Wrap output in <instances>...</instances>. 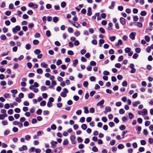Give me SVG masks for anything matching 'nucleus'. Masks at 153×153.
<instances>
[{
  "label": "nucleus",
  "instance_id": "obj_1",
  "mask_svg": "<svg viewBox=\"0 0 153 153\" xmlns=\"http://www.w3.org/2000/svg\"><path fill=\"white\" fill-rule=\"evenodd\" d=\"M20 30V27L19 26H16L14 28L12 29V32L14 33H16L17 31H19Z\"/></svg>",
  "mask_w": 153,
  "mask_h": 153
},
{
  "label": "nucleus",
  "instance_id": "obj_2",
  "mask_svg": "<svg viewBox=\"0 0 153 153\" xmlns=\"http://www.w3.org/2000/svg\"><path fill=\"white\" fill-rule=\"evenodd\" d=\"M136 35V33L135 32H131L129 35V37L132 40H134L135 39V37Z\"/></svg>",
  "mask_w": 153,
  "mask_h": 153
},
{
  "label": "nucleus",
  "instance_id": "obj_3",
  "mask_svg": "<svg viewBox=\"0 0 153 153\" xmlns=\"http://www.w3.org/2000/svg\"><path fill=\"white\" fill-rule=\"evenodd\" d=\"M27 148L26 145H23L21 147L19 148V150L20 151H23L27 150Z\"/></svg>",
  "mask_w": 153,
  "mask_h": 153
},
{
  "label": "nucleus",
  "instance_id": "obj_4",
  "mask_svg": "<svg viewBox=\"0 0 153 153\" xmlns=\"http://www.w3.org/2000/svg\"><path fill=\"white\" fill-rule=\"evenodd\" d=\"M120 23L123 25H124L126 24V22L125 19L123 17H121L120 19Z\"/></svg>",
  "mask_w": 153,
  "mask_h": 153
},
{
  "label": "nucleus",
  "instance_id": "obj_5",
  "mask_svg": "<svg viewBox=\"0 0 153 153\" xmlns=\"http://www.w3.org/2000/svg\"><path fill=\"white\" fill-rule=\"evenodd\" d=\"M92 12L91 11V8L90 7H88V11L87 14L89 16H90L92 14Z\"/></svg>",
  "mask_w": 153,
  "mask_h": 153
},
{
  "label": "nucleus",
  "instance_id": "obj_6",
  "mask_svg": "<svg viewBox=\"0 0 153 153\" xmlns=\"http://www.w3.org/2000/svg\"><path fill=\"white\" fill-rule=\"evenodd\" d=\"M104 103V100H101L100 102H98L97 104V106H101Z\"/></svg>",
  "mask_w": 153,
  "mask_h": 153
},
{
  "label": "nucleus",
  "instance_id": "obj_7",
  "mask_svg": "<svg viewBox=\"0 0 153 153\" xmlns=\"http://www.w3.org/2000/svg\"><path fill=\"white\" fill-rule=\"evenodd\" d=\"M41 65L42 67L45 68H47L48 67V65L44 62H42L41 64Z\"/></svg>",
  "mask_w": 153,
  "mask_h": 153
},
{
  "label": "nucleus",
  "instance_id": "obj_8",
  "mask_svg": "<svg viewBox=\"0 0 153 153\" xmlns=\"http://www.w3.org/2000/svg\"><path fill=\"white\" fill-rule=\"evenodd\" d=\"M141 112H142V115H146L148 113L146 109H143L142 111H141Z\"/></svg>",
  "mask_w": 153,
  "mask_h": 153
},
{
  "label": "nucleus",
  "instance_id": "obj_9",
  "mask_svg": "<svg viewBox=\"0 0 153 153\" xmlns=\"http://www.w3.org/2000/svg\"><path fill=\"white\" fill-rule=\"evenodd\" d=\"M140 103V102L139 101H137L134 102H133L132 103V105L134 107L136 106L137 105Z\"/></svg>",
  "mask_w": 153,
  "mask_h": 153
},
{
  "label": "nucleus",
  "instance_id": "obj_10",
  "mask_svg": "<svg viewBox=\"0 0 153 153\" xmlns=\"http://www.w3.org/2000/svg\"><path fill=\"white\" fill-rule=\"evenodd\" d=\"M83 108L84 110V113H85L86 114H87L88 113L89 111L88 109V107L85 106L83 107Z\"/></svg>",
  "mask_w": 153,
  "mask_h": 153
},
{
  "label": "nucleus",
  "instance_id": "obj_11",
  "mask_svg": "<svg viewBox=\"0 0 153 153\" xmlns=\"http://www.w3.org/2000/svg\"><path fill=\"white\" fill-rule=\"evenodd\" d=\"M57 144L56 141H52L51 142V144L52 147H55L56 146V145Z\"/></svg>",
  "mask_w": 153,
  "mask_h": 153
},
{
  "label": "nucleus",
  "instance_id": "obj_12",
  "mask_svg": "<svg viewBox=\"0 0 153 153\" xmlns=\"http://www.w3.org/2000/svg\"><path fill=\"white\" fill-rule=\"evenodd\" d=\"M73 66L75 67L78 62V60L77 59H75L73 61Z\"/></svg>",
  "mask_w": 153,
  "mask_h": 153
},
{
  "label": "nucleus",
  "instance_id": "obj_13",
  "mask_svg": "<svg viewBox=\"0 0 153 153\" xmlns=\"http://www.w3.org/2000/svg\"><path fill=\"white\" fill-rule=\"evenodd\" d=\"M70 138L72 142V143L74 144V140L75 139V137L74 136L72 135L70 137Z\"/></svg>",
  "mask_w": 153,
  "mask_h": 153
},
{
  "label": "nucleus",
  "instance_id": "obj_14",
  "mask_svg": "<svg viewBox=\"0 0 153 153\" xmlns=\"http://www.w3.org/2000/svg\"><path fill=\"white\" fill-rule=\"evenodd\" d=\"M135 25L140 27H141L142 26V24L140 22H137L136 23Z\"/></svg>",
  "mask_w": 153,
  "mask_h": 153
},
{
  "label": "nucleus",
  "instance_id": "obj_15",
  "mask_svg": "<svg viewBox=\"0 0 153 153\" xmlns=\"http://www.w3.org/2000/svg\"><path fill=\"white\" fill-rule=\"evenodd\" d=\"M125 51L126 53H128L131 51V49L128 47L126 48L125 49Z\"/></svg>",
  "mask_w": 153,
  "mask_h": 153
},
{
  "label": "nucleus",
  "instance_id": "obj_16",
  "mask_svg": "<svg viewBox=\"0 0 153 153\" xmlns=\"http://www.w3.org/2000/svg\"><path fill=\"white\" fill-rule=\"evenodd\" d=\"M34 52L36 54H39L41 53V51L39 49H37L34 51Z\"/></svg>",
  "mask_w": 153,
  "mask_h": 153
},
{
  "label": "nucleus",
  "instance_id": "obj_17",
  "mask_svg": "<svg viewBox=\"0 0 153 153\" xmlns=\"http://www.w3.org/2000/svg\"><path fill=\"white\" fill-rule=\"evenodd\" d=\"M34 95L33 93H30L28 95V97L30 99H32L34 97Z\"/></svg>",
  "mask_w": 153,
  "mask_h": 153
},
{
  "label": "nucleus",
  "instance_id": "obj_18",
  "mask_svg": "<svg viewBox=\"0 0 153 153\" xmlns=\"http://www.w3.org/2000/svg\"><path fill=\"white\" fill-rule=\"evenodd\" d=\"M83 130H85L87 128V126L85 124H83L81 126Z\"/></svg>",
  "mask_w": 153,
  "mask_h": 153
},
{
  "label": "nucleus",
  "instance_id": "obj_19",
  "mask_svg": "<svg viewBox=\"0 0 153 153\" xmlns=\"http://www.w3.org/2000/svg\"><path fill=\"white\" fill-rule=\"evenodd\" d=\"M140 14L141 16H144L146 14V12L145 11H141Z\"/></svg>",
  "mask_w": 153,
  "mask_h": 153
},
{
  "label": "nucleus",
  "instance_id": "obj_20",
  "mask_svg": "<svg viewBox=\"0 0 153 153\" xmlns=\"http://www.w3.org/2000/svg\"><path fill=\"white\" fill-rule=\"evenodd\" d=\"M116 39V37L114 36H111L110 38V40L111 41H114Z\"/></svg>",
  "mask_w": 153,
  "mask_h": 153
},
{
  "label": "nucleus",
  "instance_id": "obj_21",
  "mask_svg": "<svg viewBox=\"0 0 153 153\" xmlns=\"http://www.w3.org/2000/svg\"><path fill=\"white\" fill-rule=\"evenodd\" d=\"M68 140L67 139H65L63 142V145H66L68 144Z\"/></svg>",
  "mask_w": 153,
  "mask_h": 153
},
{
  "label": "nucleus",
  "instance_id": "obj_22",
  "mask_svg": "<svg viewBox=\"0 0 153 153\" xmlns=\"http://www.w3.org/2000/svg\"><path fill=\"white\" fill-rule=\"evenodd\" d=\"M105 42V41L103 39H100L99 41V44L100 46H101V45L103 44Z\"/></svg>",
  "mask_w": 153,
  "mask_h": 153
},
{
  "label": "nucleus",
  "instance_id": "obj_23",
  "mask_svg": "<svg viewBox=\"0 0 153 153\" xmlns=\"http://www.w3.org/2000/svg\"><path fill=\"white\" fill-rule=\"evenodd\" d=\"M72 24L76 28H78L80 25L77 22H75L74 23H72Z\"/></svg>",
  "mask_w": 153,
  "mask_h": 153
},
{
  "label": "nucleus",
  "instance_id": "obj_24",
  "mask_svg": "<svg viewBox=\"0 0 153 153\" xmlns=\"http://www.w3.org/2000/svg\"><path fill=\"white\" fill-rule=\"evenodd\" d=\"M117 147L119 149H123L124 148V146L122 144H120L118 145Z\"/></svg>",
  "mask_w": 153,
  "mask_h": 153
},
{
  "label": "nucleus",
  "instance_id": "obj_25",
  "mask_svg": "<svg viewBox=\"0 0 153 153\" xmlns=\"http://www.w3.org/2000/svg\"><path fill=\"white\" fill-rule=\"evenodd\" d=\"M105 110L108 112L110 111H111V108L109 106H107L105 108Z\"/></svg>",
  "mask_w": 153,
  "mask_h": 153
},
{
  "label": "nucleus",
  "instance_id": "obj_26",
  "mask_svg": "<svg viewBox=\"0 0 153 153\" xmlns=\"http://www.w3.org/2000/svg\"><path fill=\"white\" fill-rule=\"evenodd\" d=\"M136 129L138 131L137 133L138 134L139 133V132L141 131V128L140 126H138L136 128Z\"/></svg>",
  "mask_w": 153,
  "mask_h": 153
},
{
  "label": "nucleus",
  "instance_id": "obj_27",
  "mask_svg": "<svg viewBox=\"0 0 153 153\" xmlns=\"http://www.w3.org/2000/svg\"><path fill=\"white\" fill-rule=\"evenodd\" d=\"M42 70L41 68H39L37 70V72L38 74H41L42 73Z\"/></svg>",
  "mask_w": 153,
  "mask_h": 153
},
{
  "label": "nucleus",
  "instance_id": "obj_28",
  "mask_svg": "<svg viewBox=\"0 0 153 153\" xmlns=\"http://www.w3.org/2000/svg\"><path fill=\"white\" fill-rule=\"evenodd\" d=\"M98 149L95 146H94L92 148V150L94 152H97L98 151Z\"/></svg>",
  "mask_w": 153,
  "mask_h": 153
},
{
  "label": "nucleus",
  "instance_id": "obj_29",
  "mask_svg": "<svg viewBox=\"0 0 153 153\" xmlns=\"http://www.w3.org/2000/svg\"><path fill=\"white\" fill-rule=\"evenodd\" d=\"M42 110L41 109H39L36 111V113L37 114L40 115L41 114V113H42Z\"/></svg>",
  "mask_w": 153,
  "mask_h": 153
},
{
  "label": "nucleus",
  "instance_id": "obj_30",
  "mask_svg": "<svg viewBox=\"0 0 153 153\" xmlns=\"http://www.w3.org/2000/svg\"><path fill=\"white\" fill-rule=\"evenodd\" d=\"M51 128L52 130H54L56 128V126L54 124H53L51 125Z\"/></svg>",
  "mask_w": 153,
  "mask_h": 153
},
{
  "label": "nucleus",
  "instance_id": "obj_31",
  "mask_svg": "<svg viewBox=\"0 0 153 153\" xmlns=\"http://www.w3.org/2000/svg\"><path fill=\"white\" fill-rule=\"evenodd\" d=\"M31 138V137L29 135H27L25 136V139L27 140H29Z\"/></svg>",
  "mask_w": 153,
  "mask_h": 153
},
{
  "label": "nucleus",
  "instance_id": "obj_32",
  "mask_svg": "<svg viewBox=\"0 0 153 153\" xmlns=\"http://www.w3.org/2000/svg\"><path fill=\"white\" fill-rule=\"evenodd\" d=\"M82 112V111L81 110H78L76 111V114L78 115H80L81 114Z\"/></svg>",
  "mask_w": 153,
  "mask_h": 153
},
{
  "label": "nucleus",
  "instance_id": "obj_33",
  "mask_svg": "<svg viewBox=\"0 0 153 153\" xmlns=\"http://www.w3.org/2000/svg\"><path fill=\"white\" fill-rule=\"evenodd\" d=\"M74 34L75 36H78L80 35V33L79 31H76L74 33Z\"/></svg>",
  "mask_w": 153,
  "mask_h": 153
},
{
  "label": "nucleus",
  "instance_id": "obj_34",
  "mask_svg": "<svg viewBox=\"0 0 153 153\" xmlns=\"http://www.w3.org/2000/svg\"><path fill=\"white\" fill-rule=\"evenodd\" d=\"M1 39V40H4L6 39V37L4 35H2L0 36Z\"/></svg>",
  "mask_w": 153,
  "mask_h": 153
},
{
  "label": "nucleus",
  "instance_id": "obj_35",
  "mask_svg": "<svg viewBox=\"0 0 153 153\" xmlns=\"http://www.w3.org/2000/svg\"><path fill=\"white\" fill-rule=\"evenodd\" d=\"M119 128L120 130H123L125 129L126 127L124 125H122Z\"/></svg>",
  "mask_w": 153,
  "mask_h": 153
},
{
  "label": "nucleus",
  "instance_id": "obj_36",
  "mask_svg": "<svg viewBox=\"0 0 153 153\" xmlns=\"http://www.w3.org/2000/svg\"><path fill=\"white\" fill-rule=\"evenodd\" d=\"M46 102L45 101H42L40 103L41 106H45L46 105Z\"/></svg>",
  "mask_w": 153,
  "mask_h": 153
},
{
  "label": "nucleus",
  "instance_id": "obj_37",
  "mask_svg": "<svg viewBox=\"0 0 153 153\" xmlns=\"http://www.w3.org/2000/svg\"><path fill=\"white\" fill-rule=\"evenodd\" d=\"M145 39L147 42H149L150 40V37L148 36H145Z\"/></svg>",
  "mask_w": 153,
  "mask_h": 153
},
{
  "label": "nucleus",
  "instance_id": "obj_38",
  "mask_svg": "<svg viewBox=\"0 0 153 153\" xmlns=\"http://www.w3.org/2000/svg\"><path fill=\"white\" fill-rule=\"evenodd\" d=\"M115 66L117 68H120L121 66V65L120 63H117L115 64Z\"/></svg>",
  "mask_w": 153,
  "mask_h": 153
},
{
  "label": "nucleus",
  "instance_id": "obj_39",
  "mask_svg": "<svg viewBox=\"0 0 153 153\" xmlns=\"http://www.w3.org/2000/svg\"><path fill=\"white\" fill-rule=\"evenodd\" d=\"M31 47L30 45L29 44H27L26 45L25 48L27 50L29 49Z\"/></svg>",
  "mask_w": 153,
  "mask_h": 153
},
{
  "label": "nucleus",
  "instance_id": "obj_40",
  "mask_svg": "<svg viewBox=\"0 0 153 153\" xmlns=\"http://www.w3.org/2000/svg\"><path fill=\"white\" fill-rule=\"evenodd\" d=\"M18 128L16 127H13L12 129L13 131L14 132H16L18 131Z\"/></svg>",
  "mask_w": 153,
  "mask_h": 153
},
{
  "label": "nucleus",
  "instance_id": "obj_41",
  "mask_svg": "<svg viewBox=\"0 0 153 153\" xmlns=\"http://www.w3.org/2000/svg\"><path fill=\"white\" fill-rule=\"evenodd\" d=\"M1 123L4 126L7 125L8 124L7 121L6 120L2 121Z\"/></svg>",
  "mask_w": 153,
  "mask_h": 153
},
{
  "label": "nucleus",
  "instance_id": "obj_42",
  "mask_svg": "<svg viewBox=\"0 0 153 153\" xmlns=\"http://www.w3.org/2000/svg\"><path fill=\"white\" fill-rule=\"evenodd\" d=\"M66 5V3L64 1H63L61 3V6L62 8L64 7Z\"/></svg>",
  "mask_w": 153,
  "mask_h": 153
},
{
  "label": "nucleus",
  "instance_id": "obj_43",
  "mask_svg": "<svg viewBox=\"0 0 153 153\" xmlns=\"http://www.w3.org/2000/svg\"><path fill=\"white\" fill-rule=\"evenodd\" d=\"M5 6V3L4 1H3L1 3L0 7L1 8L4 7Z\"/></svg>",
  "mask_w": 153,
  "mask_h": 153
},
{
  "label": "nucleus",
  "instance_id": "obj_44",
  "mask_svg": "<svg viewBox=\"0 0 153 153\" xmlns=\"http://www.w3.org/2000/svg\"><path fill=\"white\" fill-rule=\"evenodd\" d=\"M88 84V82L87 81L84 82L83 83V86L85 87H87Z\"/></svg>",
  "mask_w": 153,
  "mask_h": 153
},
{
  "label": "nucleus",
  "instance_id": "obj_45",
  "mask_svg": "<svg viewBox=\"0 0 153 153\" xmlns=\"http://www.w3.org/2000/svg\"><path fill=\"white\" fill-rule=\"evenodd\" d=\"M103 74L105 75H108L109 74V72L106 71H104L103 72Z\"/></svg>",
  "mask_w": 153,
  "mask_h": 153
},
{
  "label": "nucleus",
  "instance_id": "obj_46",
  "mask_svg": "<svg viewBox=\"0 0 153 153\" xmlns=\"http://www.w3.org/2000/svg\"><path fill=\"white\" fill-rule=\"evenodd\" d=\"M10 20L12 22L15 23L16 22V19L14 17H13Z\"/></svg>",
  "mask_w": 153,
  "mask_h": 153
},
{
  "label": "nucleus",
  "instance_id": "obj_47",
  "mask_svg": "<svg viewBox=\"0 0 153 153\" xmlns=\"http://www.w3.org/2000/svg\"><path fill=\"white\" fill-rule=\"evenodd\" d=\"M47 89L46 87L44 86H42L41 87V89L42 91H43L46 90Z\"/></svg>",
  "mask_w": 153,
  "mask_h": 153
},
{
  "label": "nucleus",
  "instance_id": "obj_48",
  "mask_svg": "<svg viewBox=\"0 0 153 153\" xmlns=\"http://www.w3.org/2000/svg\"><path fill=\"white\" fill-rule=\"evenodd\" d=\"M90 65L91 66H95L96 65V63L94 61H92L90 62Z\"/></svg>",
  "mask_w": 153,
  "mask_h": 153
},
{
  "label": "nucleus",
  "instance_id": "obj_49",
  "mask_svg": "<svg viewBox=\"0 0 153 153\" xmlns=\"http://www.w3.org/2000/svg\"><path fill=\"white\" fill-rule=\"evenodd\" d=\"M73 52L71 50L68 51V54L70 55H73Z\"/></svg>",
  "mask_w": 153,
  "mask_h": 153
},
{
  "label": "nucleus",
  "instance_id": "obj_50",
  "mask_svg": "<svg viewBox=\"0 0 153 153\" xmlns=\"http://www.w3.org/2000/svg\"><path fill=\"white\" fill-rule=\"evenodd\" d=\"M13 4H10L9 6V8L10 9H13Z\"/></svg>",
  "mask_w": 153,
  "mask_h": 153
},
{
  "label": "nucleus",
  "instance_id": "obj_51",
  "mask_svg": "<svg viewBox=\"0 0 153 153\" xmlns=\"http://www.w3.org/2000/svg\"><path fill=\"white\" fill-rule=\"evenodd\" d=\"M100 31L102 33H104L105 32V31L104 29L102 27H100L99 28Z\"/></svg>",
  "mask_w": 153,
  "mask_h": 153
},
{
  "label": "nucleus",
  "instance_id": "obj_52",
  "mask_svg": "<svg viewBox=\"0 0 153 153\" xmlns=\"http://www.w3.org/2000/svg\"><path fill=\"white\" fill-rule=\"evenodd\" d=\"M102 120L104 122H106L107 121V119L106 117H104L102 118Z\"/></svg>",
  "mask_w": 153,
  "mask_h": 153
},
{
  "label": "nucleus",
  "instance_id": "obj_53",
  "mask_svg": "<svg viewBox=\"0 0 153 153\" xmlns=\"http://www.w3.org/2000/svg\"><path fill=\"white\" fill-rule=\"evenodd\" d=\"M115 141L114 140H113L111 141L110 143V144L111 146H113L115 144Z\"/></svg>",
  "mask_w": 153,
  "mask_h": 153
},
{
  "label": "nucleus",
  "instance_id": "obj_54",
  "mask_svg": "<svg viewBox=\"0 0 153 153\" xmlns=\"http://www.w3.org/2000/svg\"><path fill=\"white\" fill-rule=\"evenodd\" d=\"M138 10L136 8H134L133 10V12L134 14H136L137 13Z\"/></svg>",
  "mask_w": 153,
  "mask_h": 153
},
{
  "label": "nucleus",
  "instance_id": "obj_55",
  "mask_svg": "<svg viewBox=\"0 0 153 153\" xmlns=\"http://www.w3.org/2000/svg\"><path fill=\"white\" fill-rule=\"evenodd\" d=\"M138 18L137 16H135L133 17V20L134 21L136 22L138 20Z\"/></svg>",
  "mask_w": 153,
  "mask_h": 153
},
{
  "label": "nucleus",
  "instance_id": "obj_56",
  "mask_svg": "<svg viewBox=\"0 0 153 153\" xmlns=\"http://www.w3.org/2000/svg\"><path fill=\"white\" fill-rule=\"evenodd\" d=\"M73 99L75 101H77L79 99V97L78 96H75L74 97Z\"/></svg>",
  "mask_w": 153,
  "mask_h": 153
},
{
  "label": "nucleus",
  "instance_id": "obj_57",
  "mask_svg": "<svg viewBox=\"0 0 153 153\" xmlns=\"http://www.w3.org/2000/svg\"><path fill=\"white\" fill-rule=\"evenodd\" d=\"M109 126L110 127H113V126H114L115 124L113 122H110L109 123Z\"/></svg>",
  "mask_w": 153,
  "mask_h": 153
},
{
  "label": "nucleus",
  "instance_id": "obj_58",
  "mask_svg": "<svg viewBox=\"0 0 153 153\" xmlns=\"http://www.w3.org/2000/svg\"><path fill=\"white\" fill-rule=\"evenodd\" d=\"M68 31L69 33H72L73 31V29L71 27H69L68 29Z\"/></svg>",
  "mask_w": 153,
  "mask_h": 153
},
{
  "label": "nucleus",
  "instance_id": "obj_59",
  "mask_svg": "<svg viewBox=\"0 0 153 153\" xmlns=\"http://www.w3.org/2000/svg\"><path fill=\"white\" fill-rule=\"evenodd\" d=\"M86 50L85 49H82L80 51V53L81 54L83 55L86 53Z\"/></svg>",
  "mask_w": 153,
  "mask_h": 153
},
{
  "label": "nucleus",
  "instance_id": "obj_60",
  "mask_svg": "<svg viewBox=\"0 0 153 153\" xmlns=\"http://www.w3.org/2000/svg\"><path fill=\"white\" fill-rule=\"evenodd\" d=\"M150 124V122L149 121H146L145 122V126H148Z\"/></svg>",
  "mask_w": 153,
  "mask_h": 153
},
{
  "label": "nucleus",
  "instance_id": "obj_61",
  "mask_svg": "<svg viewBox=\"0 0 153 153\" xmlns=\"http://www.w3.org/2000/svg\"><path fill=\"white\" fill-rule=\"evenodd\" d=\"M132 145L133 147L134 148H136L137 147V143L136 142H134L132 144Z\"/></svg>",
  "mask_w": 153,
  "mask_h": 153
},
{
  "label": "nucleus",
  "instance_id": "obj_62",
  "mask_svg": "<svg viewBox=\"0 0 153 153\" xmlns=\"http://www.w3.org/2000/svg\"><path fill=\"white\" fill-rule=\"evenodd\" d=\"M10 131L8 130H6L4 131V134L5 135H7L9 134Z\"/></svg>",
  "mask_w": 153,
  "mask_h": 153
},
{
  "label": "nucleus",
  "instance_id": "obj_63",
  "mask_svg": "<svg viewBox=\"0 0 153 153\" xmlns=\"http://www.w3.org/2000/svg\"><path fill=\"white\" fill-rule=\"evenodd\" d=\"M128 115H129V118L130 119H132L133 118V117H134V115L132 113H129L128 114Z\"/></svg>",
  "mask_w": 153,
  "mask_h": 153
},
{
  "label": "nucleus",
  "instance_id": "obj_64",
  "mask_svg": "<svg viewBox=\"0 0 153 153\" xmlns=\"http://www.w3.org/2000/svg\"><path fill=\"white\" fill-rule=\"evenodd\" d=\"M39 43V41L38 40L35 39L33 41V43L34 45H37Z\"/></svg>",
  "mask_w": 153,
  "mask_h": 153
}]
</instances>
